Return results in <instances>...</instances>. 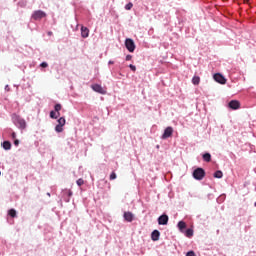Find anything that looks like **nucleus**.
Instances as JSON below:
<instances>
[{"label": "nucleus", "mask_w": 256, "mask_h": 256, "mask_svg": "<svg viewBox=\"0 0 256 256\" xmlns=\"http://www.w3.org/2000/svg\"><path fill=\"white\" fill-rule=\"evenodd\" d=\"M186 256H197V255H195V252L191 250L187 252Z\"/></svg>", "instance_id": "30"}, {"label": "nucleus", "mask_w": 256, "mask_h": 256, "mask_svg": "<svg viewBox=\"0 0 256 256\" xmlns=\"http://www.w3.org/2000/svg\"><path fill=\"white\" fill-rule=\"evenodd\" d=\"M244 1H249V0H244Z\"/></svg>", "instance_id": "37"}, {"label": "nucleus", "mask_w": 256, "mask_h": 256, "mask_svg": "<svg viewBox=\"0 0 256 256\" xmlns=\"http://www.w3.org/2000/svg\"><path fill=\"white\" fill-rule=\"evenodd\" d=\"M192 177L196 181H203V179H205V169H203V168H196L193 171V173H192Z\"/></svg>", "instance_id": "2"}, {"label": "nucleus", "mask_w": 256, "mask_h": 256, "mask_svg": "<svg viewBox=\"0 0 256 256\" xmlns=\"http://www.w3.org/2000/svg\"><path fill=\"white\" fill-rule=\"evenodd\" d=\"M14 145L15 147H19V140L17 138L14 139Z\"/></svg>", "instance_id": "33"}, {"label": "nucleus", "mask_w": 256, "mask_h": 256, "mask_svg": "<svg viewBox=\"0 0 256 256\" xmlns=\"http://www.w3.org/2000/svg\"><path fill=\"white\" fill-rule=\"evenodd\" d=\"M5 91H9V85L5 86Z\"/></svg>", "instance_id": "35"}, {"label": "nucleus", "mask_w": 256, "mask_h": 256, "mask_svg": "<svg viewBox=\"0 0 256 256\" xmlns=\"http://www.w3.org/2000/svg\"><path fill=\"white\" fill-rule=\"evenodd\" d=\"M45 17H47V13L42 10H36L31 15L33 21H41V19H45Z\"/></svg>", "instance_id": "3"}, {"label": "nucleus", "mask_w": 256, "mask_h": 256, "mask_svg": "<svg viewBox=\"0 0 256 256\" xmlns=\"http://www.w3.org/2000/svg\"><path fill=\"white\" fill-rule=\"evenodd\" d=\"M115 179H117V174L115 172H112L110 174V181H115Z\"/></svg>", "instance_id": "25"}, {"label": "nucleus", "mask_w": 256, "mask_h": 256, "mask_svg": "<svg viewBox=\"0 0 256 256\" xmlns=\"http://www.w3.org/2000/svg\"><path fill=\"white\" fill-rule=\"evenodd\" d=\"M61 116V112H56L55 110L50 112V118L51 119H57Z\"/></svg>", "instance_id": "18"}, {"label": "nucleus", "mask_w": 256, "mask_h": 256, "mask_svg": "<svg viewBox=\"0 0 256 256\" xmlns=\"http://www.w3.org/2000/svg\"><path fill=\"white\" fill-rule=\"evenodd\" d=\"M228 107L235 111V110L239 109V107H241V103H239V101H237V100H231L228 103Z\"/></svg>", "instance_id": "11"}, {"label": "nucleus", "mask_w": 256, "mask_h": 256, "mask_svg": "<svg viewBox=\"0 0 256 256\" xmlns=\"http://www.w3.org/2000/svg\"><path fill=\"white\" fill-rule=\"evenodd\" d=\"M2 147H3V149L5 150V151H10V149H11V142L10 141H4L3 143H2Z\"/></svg>", "instance_id": "17"}, {"label": "nucleus", "mask_w": 256, "mask_h": 256, "mask_svg": "<svg viewBox=\"0 0 256 256\" xmlns=\"http://www.w3.org/2000/svg\"><path fill=\"white\" fill-rule=\"evenodd\" d=\"M177 227L180 233H185V229H187V224L185 223V221H179Z\"/></svg>", "instance_id": "13"}, {"label": "nucleus", "mask_w": 256, "mask_h": 256, "mask_svg": "<svg viewBox=\"0 0 256 256\" xmlns=\"http://www.w3.org/2000/svg\"><path fill=\"white\" fill-rule=\"evenodd\" d=\"M8 215H9L10 217H12V218H15V217H17V211H16L15 209H10V210L8 211Z\"/></svg>", "instance_id": "22"}, {"label": "nucleus", "mask_w": 256, "mask_h": 256, "mask_svg": "<svg viewBox=\"0 0 256 256\" xmlns=\"http://www.w3.org/2000/svg\"><path fill=\"white\" fill-rule=\"evenodd\" d=\"M40 67H42L43 69H45V68L49 67V64H47V62H42V63L40 64Z\"/></svg>", "instance_id": "29"}, {"label": "nucleus", "mask_w": 256, "mask_h": 256, "mask_svg": "<svg viewBox=\"0 0 256 256\" xmlns=\"http://www.w3.org/2000/svg\"><path fill=\"white\" fill-rule=\"evenodd\" d=\"M213 79L216 83H220V85H225L227 83V79H225L221 73L214 74Z\"/></svg>", "instance_id": "7"}, {"label": "nucleus", "mask_w": 256, "mask_h": 256, "mask_svg": "<svg viewBox=\"0 0 256 256\" xmlns=\"http://www.w3.org/2000/svg\"><path fill=\"white\" fill-rule=\"evenodd\" d=\"M184 235L191 239V237H193V229L188 228L186 231L184 230Z\"/></svg>", "instance_id": "19"}, {"label": "nucleus", "mask_w": 256, "mask_h": 256, "mask_svg": "<svg viewBox=\"0 0 256 256\" xmlns=\"http://www.w3.org/2000/svg\"><path fill=\"white\" fill-rule=\"evenodd\" d=\"M91 89L95 91V93H99L100 95H105L107 93V90L101 86V84H93L91 86Z\"/></svg>", "instance_id": "8"}, {"label": "nucleus", "mask_w": 256, "mask_h": 256, "mask_svg": "<svg viewBox=\"0 0 256 256\" xmlns=\"http://www.w3.org/2000/svg\"><path fill=\"white\" fill-rule=\"evenodd\" d=\"M125 47L129 51V53H133L135 51V42L131 38H127L125 40Z\"/></svg>", "instance_id": "5"}, {"label": "nucleus", "mask_w": 256, "mask_h": 256, "mask_svg": "<svg viewBox=\"0 0 256 256\" xmlns=\"http://www.w3.org/2000/svg\"><path fill=\"white\" fill-rule=\"evenodd\" d=\"M126 11H131L133 9V3L129 2L128 4L125 5Z\"/></svg>", "instance_id": "24"}, {"label": "nucleus", "mask_w": 256, "mask_h": 256, "mask_svg": "<svg viewBox=\"0 0 256 256\" xmlns=\"http://www.w3.org/2000/svg\"><path fill=\"white\" fill-rule=\"evenodd\" d=\"M115 62L112 60H109L108 65H113Z\"/></svg>", "instance_id": "34"}, {"label": "nucleus", "mask_w": 256, "mask_h": 256, "mask_svg": "<svg viewBox=\"0 0 256 256\" xmlns=\"http://www.w3.org/2000/svg\"><path fill=\"white\" fill-rule=\"evenodd\" d=\"M159 237H161V232H159V230H154L151 233V239L152 241H159Z\"/></svg>", "instance_id": "15"}, {"label": "nucleus", "mask_w": 256, "mask_h": 256, "mask_svg": "<svg viewBox=\"0 0 256 256\" xmlns=\"http://www.w3.org/2000/svg\"><path fill=\"white\" fill-rule=\"evenodd\" d=\"M169 223V216L167 214H162L158 217V225H167Z\"/></svg>", "instance_id": "10"}, {"label": "nucleus", "mask_w": 256, "mask_h": 256, "mask_svg": "<svg viewBox=\"0 0 256 256\" xmlns=\"http://www.w3.org/2000/svg\"><path fill=\"white\" fill-rule=\"evenodd\" d=\"M173 135V127L168 126L165 130L164 133L162 134L161 139H169Z\"/></svg>", "instance_id": "9"}, {"label": "nucleus", "mask_w": 256, "mask_h": 256, "mask_svg": "<svg viewBox=\"0 0 256 256\" xmlns=\"http://www.w3.org/2000/svg\"><path fill=\"white\" fill-rule=\"evenodd\" d=\"M12 121L18 129H21L22 131L27 129V121H25V119H23L21 116L13 114Z\"/></svg>", "instance_id": "1"}, {"label": "nucleus", "mask_w": 256, "mask_h": 256, "mask_svg": "<svg viewBox=\"0 0 256 256\" xmlns=\"http://www.w3.org/2000/svg\"><path fill=\"white\" fill-rule=\"evenodd\" d=\"M54 111H56L57 113H60L59 111H61V104H56L54 106Z\"/></svg>", "instance_id": "27"}, {"label": "nucleus", "mask_w": 256, "mask_h": 256, "mask_svg": "<svg viewBox=\"0 0 256 256\" xmlns=\"http://www.w3.org/2000/svg\"><path fill=\"white\" fill-rule=\"evenodd\" d=\"M57 123L58 124L55 126L56 133H63V127H65V123H66L65 117H60L57 120Z\"/></svg>", "instance_id": "4"}, {"label": "nucleus", "mask_w": 256, "mask_h": 256, "mask_svg": "<svg viewBox=\"0 0 256 256\" xmlns=\"http://www.w3.org/2000/svg\"><path fill=\"white\" fill-rule=\"evenodd\" d=\"M200 82H201V78L199 76H194L192 78L193 85H199Z\"/></svg>", "instance_id": "20"}, {"label": "nucleus", "mask_w": 256, "mask_h": 256, "mask_svg": "<svg viewBox=\"0 0 256 256\" xmlns=\"http://www.w3.org/2000/svg\"><path fill=\"white\" fill-rule=\"evenodd\" d=\"M81 37L83 39H87V37H89V28L82 26L81 27Z\"/></svg>", "instance_id": "14"}, {"label": "nucleus", "mask_w": 256, "mask_h": 256, "mask_svg": "<svg viewBox=\"0 0 256 256\" xmlns=\"http://www.w3.org/2000/svg\"><path fill=\"white\" fill-rule=\"evenodd\" d=\"M76 183H77L78 187H81L82 185L85 184V181L80 178V179H78V180L76 181Z\"/></svg>", "instance_id": "26"}, {"label": "nucleus", "mask_w": 256, "mask_h": 256, "mask_svg": "<svg viewBox=\"0 0 256 256\" xmlns=\"http://www.w3.org/2000/svg\"><path fill=\"white\" fill-rule=\"evenodd\" d=\"M214 177H215L216 179H221V178H223V172L220 171V170H217V171L214 173Z\"/></svg>", "instance_id": "21"}, {"label": "nucleus", "mask_w": 256, "mask_h": 256, "mask_svg": "<svg viewBox=\"0 0 256 256\" xmlns=\"http://www.w3.org/2000/svg\"><path fill=\"white\" fill-rule=\"evenodd\" d=\"M129 68L131 69V71H133V73H135L137 71V67L133 64H130Z\"/></svg>", "instance_id": "28"}, {"label": "nucleus", "mask_w": 256, "mask_h": 256, "mask_svg": "<svg viewBox=\"0 0 256 256\" xmlns=\"http://www.w3.org/2000/svg\"><path fill=\"white\" fill-rule=\"evenodd\" d=\"M203 161H205L206 163H210L211 162V153L206 152L202 155Z\"/></svg>", "instance_id": "16"}, {"label": "nucleus", "mask_w": 256, "mask_h": 256, "mask_svg": "<svg viewBox=\"0 0 256 256\" xmlns=\"http://www.w3.org/2000/svg\"><path fill=\"white\" fill-rule=\"evenodd\" d=\"M225 194H222L220 195L218 198H217V203H223V201H225Z\"/></svg>", "instance_id": "23"}, {"label": "nucleus", "mask_w": 256, "mask_h": 256, "mask_svg": "<svg viewBox=\"0 0 256 256\" xmlns=\"http://www.w3.org/2000/svg\"><path fill=\"white\" fill-rule=\"evenodd\" d=\"M46 195H47L48 197H51V193H49V192H48Z\"/></svg>", "instance_id": "36"}, {"label": "nucleus", "mask_w": 256, "mask_h": 256, "mask_svg": "<svg viewBox=\"0 0 256 256\" xmlns=\"http://www.w3.org/2000/svg\"><path fill=\"white\" fill-rule=\"evenodd\" d=\"M123 217L128 223H132V221L135 219V215L132 212H124Z\"/></svg>", "instance_id": "12"}, {"label": "nucleus", "mask_w": 256, "mask_h": 256, "mask_svg": "<svg viewBox=\"0 0 256 256\" xmlns=\"http://www.w3.org/2000/svg\"><path fill=\"white\" fill-rule=\"evenodd\" d=\"M10 137H11V139L15 140V139H17V134L15 132H12Z\"/></svg>", "instance_id": "31"}, {"label": "nucleus", "mask_w": 256, "mask_h": 256, "mask_svg": "<svg viewBox=\"0 0 256 256\" xmlns=\"http://www.w3.org/2000/svg\"><path fill=\"white\" fill-rule=\"evenodd\" d=\"M71 197H73V191L64 189L62 191V199L65 201V203H69L71 201Z\"/></svg>", "instance_id": "6"}, {"label": "nucleus", "mask_w": 256, "mask_h": 256, "mask_svg": "<svg viewBox=\"0 0 256 256\" xmlns=\"http://www.w3.org/2000/svg\"><path fill=\"white\" fill-rule=\"evenodd\" d=\"M125 59L126 61H131V59H133V56L131 54H128Z\"/></svg>", "instance_id": "32"}]
</instances>
